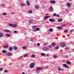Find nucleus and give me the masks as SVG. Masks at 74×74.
Returning <instances> with one entry per match:
<instances>
[{
  "label": "nucleus",
  "mask_w": 74,
  "mask_h": 74,
  "mask_svg": "<svg viewBox=\"0 0 74 74\" xmlns=\"http://www.w3.org/2000/svg\"><path fill=\"white\" fill-rule=\"evenodd\" d=\"M35 65V64L34 63H32L31 64H30L29 66L30 68L32 69L34 67V66Z\"/></svg>",
  "instance_id": "7ed1b4c3"
},
{
  "label": "nucleus",
  "mask_w": 74,
  "mask_h": 74,
  "mask_svg": "<svg viewBox=\"0 0 74 74\" xmlns=\"http://www.w3.org/2000/svg\"><path fill=\"white\" fill-rule=\"evenodd\" d=\"M65 26H66V25H62V27H65Z\"/></svg>",
  "instance_id": "49530a36"
},
{
  "label": "nucleus",
  "mask_w": 74,
  "mask_h": 74,
  "mask_svg": "<svg viewBox=\"0 0 74 74\" xmlns=\"http://www.w3.org/2000/svg\"><path fill=\"white\" fill-rule=\"evenodd\" d=\"M37 46H40V44L39 43H38L37 44Z\"/></svg>",
  "instance_id": "ea45409f"
},
{
  "label": "nucleus",
  "mask_w": 74,
  "mask_h": 74,
  "mask_svg": "<svg viewBox=\"0 0 74 74\" xmlns=\"http://www.w3.org/2000/svg\"><path fill=\"white\" fill-rule=\"evenodd\" d=\"M47 44H48V43H46L44 44V45H47Z\"/></svg>",
  "instance_id": "3c124183"
},
{
  "label": "nucleus",
  "mask_w": 74,
  "mask_h": 74,
  "mask_svg": "<svg viewBox=\"0 0 74 74\" xmlns=\"http://www.w3.org/2000/svg\"><path fill=\"white\" fill-rule=\"evenodd\" d=\"M45 68H46V69H48L49 67H48V66H47L45 67Z\"/></svg>",
  "instance_id": "8fccbe9b"
},
{
  "label": "nucleus",
  "mask_w": 74,
  "mask_h": 74,
  "mask_svg": "<svg viewBox=\"0 0 74 74\" xmlns=\"http://www.w3.org/2000/svg\"><path fill=\"white\" fill-rule=\"evenodd\" d=\"M57 17H59V16H60L59 15H57Z\"/></svg>",
  "instance_id": "5fc2aeb1"
},
{
  "label": "nucleus",
  "mask_w": 74,
  "mask_h": 74,
  "mask_svg": "<svg viewBox=\"0 0 74 74\" xmlns=\"http://www.w3.org/2000/svg\"><path fill=\"white\" fill-rule=\"evenodd\" d=\"M3 15H6V13H3Z\"/></svg>",
  "instance_id": "09e8293b"
},
{
  "label": "nucleus",
  "mask_w": 74,
  "mask_h": 74,
  "mask_svg": "<svg viewBox=\"0 0 74 74\" xmlns=\"http://www.w3.org/2000/svg\"><path fill=\"white\" fill-rule=\"evenodd\" d=\"M3 68H0V71H2L3 70Z\"/></svg>",
  "instance_id": "de8ad7c7"
},
{
  "label": "nucleus",
  "mask_w": 74,
  "mask_h": 74,
  "mask_svg": "<svg viewBox=\"0 0 74 74\" xmlns=\"http://www.w3.org/2000/svg\"><path fill=\"white\" fill-rule=\"evenodd\" d=\"M61 71H63V69H61Z\"/></svg>",
  "instance_id": "680f3d73"
},
{
  "label": "nucleus",
  "mask_w": 74,
  "mask_h": 74,
  "mask_svg": "<svg viewBox=\"0 0 74 74\" xmlns=\"http://www.w3.org/2000/svg\"><path fill=\"white\" fill-rule=\"evenodd\" d=\"M4 72H5V73H7V70H5L4 71Z\"/></svg>",
  "instance_id": "c03bdc74"
},
{
  "label": "nucleus",
  "mask_w": 74,
  "mask_h": 74,
  "mask_svg": "<svg viewBox=\"0 0 74 74\" xmlns=\"http://www.w3.org/2000/svg\"><path fill=\"white\" fill-rule=\"evenodd\" d=\"M74 32V29H71L70 31V33H72V32Z\"/></svg>",
  "instance_id": "c9c22d12"
},
{
  "label": "nucleus",
  "mask_w": 74,
  "mask_h": 74,
  "mask_svg": "<svg viewBox=\"0 0 74 74\" xmlns=\"http://www.w3.org/2000/svg\"><path fill=\"white\" fill-rule=\"evenodd\" d=\"M20 59H22V56H21L20 57Z\"/></svg>",
  "instance_id": "6e6d98bb"
},
{
  "label": "nucleus",
  "mask_w": 74,
  "mask_h": 74,
  "mask_svg": "<svg viewBox=\"0 0 74 74\" xmlns=\"http://www.w3.org/2000/svg\"><path fill=\"white\" fill-rule=\"evenodd\" d=\"M35 8H36V9H38V5H36L35 6Z\"/></svg>",
  "instance_id": "cd10ccee"
},
{
  "label": "nucleus",
  "mask_w": 74,
  "mask_h": 74,
  "mask_svg": "<svg viewBox=\"0 0 74 74\" xmlns=\"http://www.w3.org/2000/svg\"><path fill=\"white\" fill-rule=\"evenodd\" d=\"M49 21H50V22H55V21L54 19H53L52 18L49 19Z\"/></svg>",
  "instance_id": "423d86ee"
},
{
  "label": "nucleus",
  "mask_w": 74,
  "mask_h": 74,
  "mask_svg": "<svg viewBox=\"0 0 74 74\" xmlns=\"http://www.w3.org/2000/svg\"><path fill=\"white\" fill-rule=\"evenodd\" d=\"M32 21H33V20H31L29 21V23H32Z\"/></svg>",
  "instance_id": "e433bc0d"
},
{
  "label": "nucleus",
  "mask_w": 74,
  "mask_h": 74,
  "mask_svg": "<svg viewBox=\"0 0 74 74\" xmlns=\"http://www.w3.org/2000/svg\"><path fill=\"white\" fill-rule=\"evenodd\" d=\"M65 58H68L69 57V56H68L66 55L65 56Z\"/></svg>",
  "instance_id": "a18cd8bd"
},
{
  "label": "nucleus",
  "mask_w": 74,
  "mask_h": 74,
  "mask_svg": "<svg viewBox=\"0 0 74 74\" xmlns=\"http://www.w3.org/2000/svg\"><path fill=\"white\" fill-rule=\"evenodd\" d=\"M27 3L28 5V6H29V5H30V3L29 2V1H27Z\"/></svg>",
  "instance_id": "aec40b11"
},
{
  "label": "nucleus",
  "mask_w": 74,
  "mask_h": 74,
  "mask_svg": "<svg viewBox=\"0 0 74 74\" xmlns=\"http://www.w3.org/2000/svg\"><path fill=\"white\" fill-rule=\"evenodd\" d=\"M56 49H59V46L56 47Z\"/></svg>",
  "instance_id": "79ce46f5"
},
{
  "label": "nucleus",
  "mask_w": 74,
  "mask_h": 74,
  "mask_svg": "<svg viewBox=\"0 0 74 74\" xmlns=\"http://www.w3.org/2000/svg\"><path fill=\"white\" fill-rule=\"evenodd\" d=\"M49 48H52V46L49 45Z\"/></svg>",
  "instance_id": "a19ab883"
},
{
  "label": "nucleus",
  "mask_w": 74,
  "mask_h": 74,
  "mask_svg": "<svg viewBox=\"0 0 74 74\" xmlns=\"http://www.w3.org/2000/svg\"><path fill=\"white\" fill-rule=\"evenodd\" d=\"M46 56H48V54H46Z\"/></svg>",
  "instance_id": "052dcab7"
},
{
  "label": "nucleus",
  "mask_w": 74,
  "mask_h": 74,
  "mask_svg": "<svg viewBox=\"0 0 74 74\" xmlns=\"http://www.w3.org/2000/svg\"><path fill=\"white\" fill-rule=\"evenodd\" d=\"M12 48L11 47H10L9 48V51H12Z\"/></svg>",
  "instance_id": "a211bd4d"
},
{
  "label": "nucleus",
  "mask_w": 74,
  "mask_h": 74,
  "mask_svg": "<svg viewBox=\"0 0 74 74\" xmlns=\"http://www.w3.org/2000/svg\"><path fill=\"white\" fill-rule=\"evenodd\" d=\"M63 66L64 67H66V68H67V69H68V68H69V66H67V64H64Z\"/></svg>",
  "instance_id": "1a4fd4ad"
},
{
  "label": "nucleus",
  "mask_w": 74,
  "mask_h": 74,
  "mask_svg": "<svg viewBox=\"0 0 74 74\" xmlns=\"http://www.w3.org/2000/svg\"><path fill=\"white\" fill-rule=\"evenodd\" d=\"M50 11H53V9L52 7H51L49 10Z\"/></svg>",
  "instance_id": "6e6552de"
},
{
  "label": "nucleus",
  "mask_w": 74,
  "mask_h": 74,
  "mask_svg": "<svg viewBox=\"0 0 74 74\" xmlns=\"http://www.w3.org/2000/svg\"><path fill=\"white\" fill-rule=\"evenodd\" d=\"M31 57H32V58H35L36 56L34 54H32V55Z\"/></svg>",
  "instance_id": "a878e982"
},
{
  "label": "nucleus",
  "mask_w": 74,
  "mask_h": 74,
  "mask_svg": "<svg viewBox=\"0 0 74 74\" xmlns=\"http://www.w3.org/2000/svg\"><path fill=\"white\" fill-rule=\"evenodd\" d=\"M3 36V34L2 33H0V37H1Z\"/></svg>",
  "instance_id": "412c9836"
},
{
  "label": "nucleus",
  "mask_w": 74,
  "mask_h": 74,
  "mask_svg": "<svg viewBox=\"0 0 74 74\" xmlns=\"http://www.w3.org/2000/svg\"><path fill=\"white\" fill-rule=\"evenodd\" d=\"M4 32H6L7 33H11V32L8 29H5L4 30Z\"/></svg>",
  "instance_id": "0eeeda50"
},
{
  "label": "nucleus",
  "mask_w": 74,
  "mask_h": 74,
  "mask_svg": "<svg viewBox=\"0 0 74 74\" xmlns=\"http://www.w3.org/2000/svg\"><path fill=\"white\" fill-rule=\"evenodd\" d=\"M62 27H57V29H62Z\"/></svg>",
  "instance_id": "2f4dec72"
},
{
  "label": "nucleus",
  "mask_w": 74,
  "mask_h": 74,
  "mask_svg": "<svg viewBox=\"0 0 74 74\" xmlns=\"http://www.w3.org/2000/svg\"><path fill=\"white\" fill-rule=\"evenodd\" d=\"M58 69H59V70H61V68H59V67H58Z\"/></svg>",
  "instance_id": "864d4df0"
},
{
  "label": "nucleus",
  "mask_w": 74,
  "mask_h": 74,
  "mask_svg": "<svg viewBox=\"0 0 74 74\" xmlns=\"http://www.w3.org/2000/svg\"><path fill=\"white\" fill-rule=\"evenodd\" d=\"M14 50H16L17 49V47H16L14 46Z\"/></svg>",
  "instance_id": "bb28decb"
},
{
  "label": "nucleus",
  "mask_w": 74,
  "mask_h": 74,
  "mask_svg": "<svg viewBox=\"0 0 74 74\" xmlns=\"http://www.w3.org/2000/svg\"><path fill=\"white\" fill-rule=\"evenodd\" d=\"M27 54H25L23 56V57L24 58H25V57H27Z\"/></svg>",
  "instance_id": "b1692460"
},
{
  "label": "nucleus",
  "mask_w": 74,
  "mask_h": 74,
  "mask_svg": "<svg viewBox=\"0 0 74 74\" xmlns=\"http://www.w3.org/2000/svg\"><path fill=\"white\" fill-rule=\"evenodd\" d=\"M42 69V68L40 67H38L36 69V73L37 74L40 73V70Z\"/></svg>",
  "instance_id": "f257e3e1"
},
{
  "label": "nucleus",
  "mask_w": 74,
  "mask_h": 74,
  "mask_svg": "<svg viewBox=\"0 0 74 74\" xmlns=\"http://www.w3.org/2000/svg\"><path fill=\"white\" fill-rule=\"evenodd\" d=\"M29 14H32V11L31 10V11H29Z\"/></svg>",
  "instance_id": "4c0bfd02"
},
{
  "label": "nucleus",
  "mask_w": 74,
  "mask_h": 74,
  "mask_svg": "<svg viewBox=\"0 0 74 74\" xmlns=\"http://www.w3.org/2000/svg\"><path fill=\"white\" fill-rule=\"evenodd\" d=\"M22 48L23 49H27V47H23Z\"/></svg>",
  "instance_id": "473e14b6"
},
{
  "label": "nucleus",
  "mask_w": 74,
  "mask_h": 74,
  "mask_svg": "<svg viewBox=\"0 0 74 74\" xmlns=\"http://www.w3.org/2000/svg\"><path fill=\"white\" fill-rule=\"evenodd\" d=\"M5 35L7 36V37H10V36H11V35L9 34H6Z\"/></svg>",
  "instance_id": "4be33fe9"
},
{
  "label": "nucleus",
  "mask_w": 74,
  "mask_h": 74,
  "mask_svg": "<svg viewBox=\"0 0 74 74\" xmlns=\"http://www.w3.org/2000/svg\"><path fill=\"white\" fill-rule=\"evenodd\" d=\"M14 33H18V32L16 31H15L14 32Z\"/></svg>",
  "instance_id": "37998d69"
},
{
  "label": "nucleus",
  "mask_w": 74,
  "mask_h": 74,
  "mask_svg": "<svg viewBox=\"0 0 74 74\" xmlns=\"http://www.w3.org/2000/svg\"><path fill=\"white\" fill-rule=\"evenodd\" d=\"M3 47L4 48L6 49L8 48V45H6L5 46H3Z\"/></svg>",
  "instance_id": "4468645a"
},
{
  "label": "nucleus",
  "mask_w": 74,
  "mask_h": 74,
  "mask_svg": "<svg viewBox=\"0 0 74 74\" xmlns=\"http://www.w3.org/2000/svg\"><path fill=\"white\" fill-rule=\"evenodd\" d=\"M66 5L68 7H70L71 6V4L69 3H67Z\"/></svg>",
  "instance_id": "2eb2a0df"
},
{
  "label": "nucleus",
  "mask_w": 74,
  "mask_h": 74,
  "mask_svg": "<svg viewBox=\"0 0 74 74\" xmlns=\"http://www.w3.org/2000/svg\"><path fill=\"white\" fill-rule=\"evenodd\" d=\"M7 54L8 56H11V53L9 52L8 53H7Z\"/></svg>",
  "instance_id": "6ab92c4d"
},
{
  "label": "nucleus",
  "mask_w": 74,
  "mask_h": 74,
  "mask_svg": "<svg viewBox=\"0 0 74 74\" xmlns=\"http://www.w3.org/2000/svg\"><path fill=\"white\" fill-rule=\"evenodd\" d=\"M35 30H36V31H39L40 30V28H36L35 29Z\"/></svg>",
  "instance_id": "5701e85b"
},
{
  "label": "nucleus",
  "mask_w": 74,
  "mask_h": 74,
  "mask_svg": "<svg viewBox=\"0 0 74 74\" xmlns=\"http://www.w3.org/2000/svg\"><path fill=\"white\" fill-rule=\"evenodd\" d=\"M53 58H58V56L56 55H55L54 56H53Z\"/></svg>",
  "instance_id": "f704fd0d"
},
{
  "label": "nucleus",
  "mask_w": 74,
  "mask_h": 74,
  "mask_svg": "<svg viewBox=\"0 0 74 74\" xmlns=\"http://www.w3.org/2000/svg\"><path fill=\"white\" fill-rule=\"evenodd\" d=\"M68 32V31H67V30H65L64 31V33H67Z\"/></svg>",
  "instance_id": "58836bf2"
},
{
  "label": "nucleus",
  "mask_w": 74,
  "mask_h": 74,
  "mask_svg": "<svg viewBox=\"0 0 74 74\" xmlns=\"http://www.w3.org/2000/svg\"><path fill=\"white\" fill-rule=\"evenodd\" d=\"M41 55L43 56H45V54L44 53H42L41 54Z\"/></svg>",
  "instance_id": "393cba45"
},
{
  "label": "nucleus",
  "mask_w": 74,
  "mask_h": 74,
  "mask_svg": "<svg viewBox=\"0 0 74 74\" xmlns=\"http://www.w3.org/2000/svg\"><path fill=\"white\" fill-rule=\"evenodd\" d=\"M62 19L60 18V19H58V22H62Z\"/></svg>",
  "instance_id": "f3484780"
},
{
  "label": "nucleus",
  "mask_w": 74,
  "mask_h": 74,
  "mask_svg": "<svg viewBox=\"0 0 74 74\" xmlns=\"http://www.w3.org/2000/svg\"><path fill=\"white\" fill-rule=\"evenodd\" d=\"M2 52L3 53H6V51L5 50H2Z\"/></svg>",
  "instance_id": "7c9ffc66"
},
{
  "label": "nucleus",
  "mask_w": 74,
  "mask_h": 74,
  "mask_svg": "<svg viewBox=\"0 0 74 74\" xmlns=\"http://www.w3.org/2000/svg\"><path fill=\"white\" fill-rule=\"evenodd\" d=\"M32 40H33V39H31L30 40V41H32Z\"/></svg>",
  "instance_id": "bf43d9fd"
},
{
  "label": "nucleus",
  "mask_w": 74,
  "mask_h": 74,
  "mask_svg": "<svg viewBox=\"0 0 74 74\" xmlns=\"http://www.w3.org/2000/svg\"><path fill=\"white\" fill-rule=\"evenodd\" d=\"M66 49H68V48H65V50H66Z\"/></svg>",
  "instance_id": "13d9d810"
},
{
  "label": "nucleus",
  "mask_w": 74,
  "mask_h": 74,
  "mask_svg": "<svg viewBox=\"0 0 74 74\" xmlns=\"http://www.w3.org/2000/svg\"><path fill=\"white\" fill-rule=\"evenodd\" d=\"M46 15H48V14H46Z\"/></svg>",
  "instance_id": "e2e57ef3"
},
{
  "label": "nucleus",
  "mask_w": 74,
  "mask_h": 74,
  "mask_svg": "<svg viewBox=\"0 0 74 74\" xmlns=\"http://www.w3.org/2000/svg\"><path fill=\"white\" fill-rule=\"evenodd\" d=\"M53 15L54 16H56V15H57V14L56 13H54L53 14Z\"/></svg>",
  "instance_id": "72a5a7b5"
},
{
  "label": "nucleus",
  "mask_w": 74,
  "mask_h": 74,
  "mask_svg": "<svg viewBox=\"0 0 74 74\" xmlns=\"http://www.w3.org/2000/svg\"><path fill=\"white\" fill-rule=\"evenodd\" d=\"M5 4H2V5H1V6H4L5 5Z\"/></svg>",
  "instance_id": "603ef678"
},
{
  "label": "nucleus",
  "mask_w": 74,
  "mask_h": 74,
  "mask_svg": "<svg viewBox=\"0 0 74 74\" xmlns=\"http://www.w3.org/2000/svg\"><path fill=\"white\" fill-rule=\"evenodd\" d=\"M37 27V26H32V28L34 29H36Z\"/></svg>",
  "instance_id": "c85d7f7f"
},
{
  "label": "nucleus",
  "mask_w": 74,
  "mask_h": 74,
  "mask_svg": "<svg viewBox=\"0 0 74 74\" xmlns=\"http://www.w3.org/2000/svg\"><path fill=\"white\" fill-rule=\"evenodd\" d=\"M8 25L10 26H11L12 27H16L17 26V25L16 24H12L10 23H9L8 24Z\"/></svg>",
  "instance_id": "f03ea898"
},
{
  "label": "nucleus",
  "mask_w": 74,
  "mask_h": 74,
  "mask_svg": "<svg viewBox=\"0 0 74 74\" xmlns=\"http://www.w3.org/2000/svg\"><path fill=\"white\" fill-rule=\"evenodd\" d=\"M43 50L44 51H48V50H49V49L47 47H45L43 48Z\"/></svg>",
  "instance_id": "39448f33"
},
{
  "label": "nucleus",
  "mask_w": 74,
  "mask_h": 74,
  "mask_svg": "<svg viewBox=\"0 0 74 74\" xmlns=\"http://www.w3.org/2000/svg\"><path fill=\"white\" fill-rule=\"evenodd\" d=\"M49 31L50 32H52L53 31V29L52 28L50 29H49Z\"/></svg>",
  "instance_id": "f8f14e48"
},
{
  "label": "nucleus",
  "mask_w": 74,
  "mask_h": 74,
  "mask_svg": "<svg viewBox=\"0 0 74 74\" xmlns=\"http://www.w3.org/2000/svg\"><path fill=\"white\" fill-rule=\"evenodd\" d=\"M20 5H21V6H25V3H20Z\"/></svg>",
  "instance_id": "ddd939ff"
},
{
  "label": "nucleus",
  "mask_w": 74,
  "mask_h": 74,
  "mask_svg": "<svg viewBox=\"0 0 74 74\" xmlns=\"http://www.w3.org/2000/svg\"><path fill=\"white\" fill-rule=\"evenodd\" d=\"M22 74H25V73L24 72H23L22 73Z\"/></svg>",
  "instance_id": "4d7b16f0"
},
{
  "label": "nucleus",
  "mask_w": 74,
  "mask_h": 74,
  "mask_svg": "<svg viewBox=\"0 0 74 74\" xmlns=\"http://www.w3.org/2000/svg\"><path fill=\"white\" fill-rule=\"evenodd\" d=\"M56 44L55 43H51V45L52 46H55Z\"/></svg>",
  "instance_id": "c756f323"
},
{
  "label": "nucleus",
  "mask_w": 74,
  "mask_h": 74,
  "mask_svg": "<svg viewBox=\"0 0 74 74\" xmlns=\"http://www.w3.org/2000/svg\"><path fill=\"white\" fill-rule=\"evenodd\" d=\"M60 45L62 46V47H64L66 46V43L64 42L62 43Z\"/></svg>",
  "instance_id": "20e7f679"
},
{
  "label": "nucleus",
  "mask_w": 74,
  "mask_h": 74,
  "mask_svg": "<svg viewBox=\"0 0 74 74\" xmlns=\"http://www.w3.org/2000/svg\"><path fill=\"white\" fill-rule=\"evenodd\" d=\"M50 17H51L50 16H46L45 17V18H44V20H46V19H47L48 18H49Z\"/></svg>",
  "instance_id": "9d476101"
},
{
  "label": "nucleus",
  "mask_w": 74,
  "mask_h": 74,
  "mask_svg": "<svg viewBox=\"0 0 74 74\" xmlns=\"http://www.w3.org/2000/svg\"><path fill=\"white\" fill-rule=\"evenodd\" d=\"M68 65H70L71 64V62L69 61H68L66 63Z\"/></svg>",
  "instance_id": "dca6fc26"
},
{
  "label": "nucleus",
  "mask_w": 74,
  "mask_h": 74,
  "mask_svg": "<svg viewBox=\"0 0 74 74\" xmlns=\"http://www.w3.org/2000/svg\"><path fill=\"white\" fill-rule=\"evenodd\" d=\"M50 2L51 4H55L56 3V2L55 1H51Z\"/></svg>",
  "instance_id": "9b49d317"
}]
</instances>
